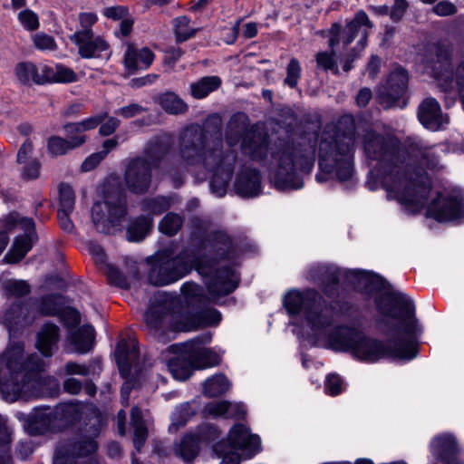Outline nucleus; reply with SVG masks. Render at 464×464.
<instances>
[{
    "label": "nucleus",
    "instance_id": "nucleus-1",
    "mask_svg": "<svg viewBox=\"0 0 464 464\" xmlns=\"http://www.w3.org/2000/svg\"><path fill=\"white\" fill-rule=\"evenodd\" d=\"M363 148L369 158L390 164L382 179L387 198L396 200L408 212L420 211L430 192L429 179L422 174L423 166L433 169L439 164L431 150L418 146L408 151L393 136L384 138L373 131L365 134Z\"/></svg>",
    "mask_w": 464,
    "mask_h": 464
},
{
    "label": "nucleus",
    "instance_id": "nucleus-2",
    "mask_svg": "<svg viewBox=\"0 0 464 464\" xmlns=\"http://www.w3.org/2000/svg\"><path fill=\"white\" fill-rule=\"evenodd\" d=\"M377 307L383 315L401 321L396 347L388 349L381 342L369 338L357 330L345 327L329 331L325 337L320 338V345L335 351L349 352L356 359L366 362H375L384 358L398 361L413 359L417 354V345L411 339L420 329L413 317L414 306L411 299L401 292H386L377 301Z\"/></svg>",
    "mask_w": 464,
    "mask_h": 464
},
{
    "label": "nucleus",
    "instance_id": "nucleus-3",
    "mask_svg": "<svg viewBox=\"0 0 464 464\" xmlns=\"http://www.w3.org/2000/svg\"><path fill=\"white\" fill-rule=\"evenodd\" d=\"M149 280L155 285L172 284L185 276L193 267L204 277L211 297L217 299L233 292L238 284L236 271L220 266L216 261L198 259L189 252L173 257L169 251H160L150 259Z\"/></svg>",
    "mask_w": 464,
    "mask_h": 464
},
{
    "label": "nucleus",
    "instance_id": "nucleus-4",
    "mask_svg": "<svg viewBox=\"0 0 464 464\" xmlns=\"http://www.w3.org/2000/svg\"><path fill=\"white\" fill-rule=\"evenodd\" d=\"M24 349L20 344L9 348L0 358V392L6 401L42 395L45 379L40 372L44 363L37 355L22 362Z\"/></svg>",
    "mask_w": 464,
    "mask_h": 464
},
{
    "label": "nucleus",
    "instance_id": "nucleus-5",
    "mask_svg": "<svg viewBox=\"0 0 464 464\" xmlns=\"http://www.w3.org/2000/svg\"><path fill=\"white\" fill-rule=\"evenodd\" d=\"M144 316L147 324L152 329L168 326L179 332L217 325L221 321L220 313L215 309H206L194 314L183 307L179 297L162 292L155 295Z\"/></svg>",
    "mask_w": 464,
    "mask_h": 464
},
{
    "label": "nucleus",
    "instance_id": "nucleus-6",
    "mask_svg": "<svg viewBox=\"0 0 464 464\" xmlns=\"http://www.w3.org/2000/svg\"><path fill=\"white\" fill-rule=\"evenodd\" d=\"M182 157L191 164L201 163L213 173L210 188L218 197L226 194L227 187L231 179L236 156L233 151L224 154L220 140L194 141L188 145L184 143L181 150Z\"/></svg>",
    "mask_w": 464,
    "mask_h": 464
},
{
    "label": "nucleus",
    "instance_id": "nucleus-7",
    "mask_svg": "<svg viewBox=\"0 0 464 464\" xmlns=\"http://www.w3.org/2000/svg\"><path fill=\"white\" fill-rule=\"evenodd\" d=\"M321 295L313 289L300 291L291 289L283 296V304L287 314L295 319L303 318L309 329L307 334L314 339V344L320 345L328 334L333 321V311L323 304Z\"/></svg>",
    "mask_w": 464,
    "mask_h": 464
},
{
    "label": "nucleus",
    "instance_id": "nucleus-8",
    "mask_svg": "<svg viewBox=\"0 0 464 464\" xmlns=\"http://www.w3.org/2000/svg\"><path fill=\"white\" fill-rule=\"evenodd\" d=\"M341 125L347 128L334 137V128L328 126L319 144V166L325 174H335L339 180H346L353 173L351 150L353 146V123L350 116L343 117Z\"/></svg>",
    "mask_w": 464,
    "mask_h": 464
},
{
    "label": "nucleus",
    "instance_id": "nucleus-9",
    "mask_svg": "<svg viewBox=\"0 0 464 464\" xmlns=\"http://www.w3.org/2000/svg\"><path fill=\"white\" fill-rule=\"evenodd\" d=\"M314 163V152L310 146L285 145L271 152L269 169L279 189H298L304 185L301 174L309 173Z\"/></svg>",
    "mask_w": 464,
    "mask_h": 464
},
{
    "label": "nucleus",
    "instance_id": "nucleus-10",
    "mask_svg": "<svg viewBox=\"0 0 464 464\" xmlns=\"http://www.w3.org/2000/svg\"><path fill=\"white\" fill-rule=\"evenodd\" d=\"M372 24L368 15L363 11L356 13L352 20L346 21L343 27L340 24L334 23L328 31V45L331 53L321 52L316 55L318 66L324 70H334L337 72L334 57L337 53L346 49L353 42L355 45L352 48V56L355 57L366 46L369 31Z\"/></svg>",
    "mask_w": 464,
    "mask_h": 464
},
{
    "label": "nucleus",
    "instance_id": "nucleus-11",
    "mask_svg": "<svg viewBox=\"0 0 464 464\" xmlns=\"http://www.w3.org/2000/svg\"><path fill=\"white\" fill-rule=\"evenodd\" d=\"M310 277L316 278L315 273L320 276V280L324 285L332 283L337 285L341 280L353 285L356 289L372 294L380 292L385 288L384 280L378 275L359 269H339L334 266H318L311 270Z\"/></svg>",
    "mask_w": 464,
    "mask_h": 464
},
{
    "label": "nucleus",
    "instance_id": "nucleus-12",
    "mask_svg": "<svg viewBox=\"0 0 464 464\" xmlns=\"http://www.w3.org/2000/svg\"><path fill=\"white\" fill-rule=\"evenodd\" d=\"M8 228H18L24 235L15 238L11 249L5 256L7 263H16L24 258L36 241L34 222L32 218L22 217L18 213H11L6 218V226H0V255L8 244Z\"/></svg>",
    "mask_w": 464,
    "mask_h": 464
},
{
    "label": "nucleus",
    "instance_id": "nucleus-13",
    "mask_svg": "<svg viewBox=\"0 0 464 464\" xmlns=\"http://www.w3.org/2000/svg\"><path fill=\"white\" fill-rule=\"evenodd\" d=\"M100 189L102 199L92 207V221L98 231L111 233L121 224L126 215V207L117 190H109L105 186Z\"/></svg>",
    "mask_w": 464,
    "mask_h": 464
},
{
    "label": "nucleus",
    "instance_id": "nucleus-14",
    "mask_svg": "<svg viewBox=\"0 0 464 464\" xmlns=\"http://www.w3.org/2000/svg\"><path fill=\"white\" fill-rule=\"evenodd\" d=\"M246 123L245 115L233 116L227 127L226 140L229 147L237 145L245 135L241 144L242 150L246 154H249L253 159L263 160L268 152V142L266 135L256 131L246 132Z\"/></svg>",
    "mask_w": 464,
    "mask_h": 464
},
{
    "label": "nucleus",
    "instance_id": "nucleus-15",
    "mask_svg": "<svg viewBox=\"0 0 464 464\" xmlns=\"http://www.w3.org/2000/svg\"><path fill=\"white\" fill-rule=\"evenodd\" d=\"M427 214L439 222L455 221L464 217V199L459 192L444 189L432 198Z\"/></svg>",
    "mask_w": 464,
    "mask_h": 464
},
{
    "label": "nucleus",
    "instance_id": "nucleus-16",
    "mask_svg": "<svg viewBox=\"0 0 464 464\" xmlns=\"http://www.w3.org/2000/svg\"><path fill=\"white\" fill-rule=\"evenodd\" d=\"M211 335L207 334L202 338H196L183 344L184 352L191 360V364L197 370L207 369L219 364L224 352L220 348H206L203 343H208Z\"/></svg>",
    "mask_w": 464,
    "mask_h": 464
},
{
    "label": "nucleus",
    "instance_id": "nucleus-17",
    "mask_svg": "<svg viewBox=\"0 0 464 464\" xmlns=\"http://www.w3.org/2000/svg\"><path fill=\"white\" fill-rule=\"evenodd\" d=\"M139 351L134 340H121L117 344L115 351L116 361L121 376L126 382L121 388V399L127 402L130 392L132 388L131 381L129 380L132 368L137 371V359Z\"/></svg>",
    "mask_w": 464,
    "mask_h": 464
},
{
    "label": "nucleus",
    "instance_id": "nucleus-18",
    "mask_svg": "<svg viewBox=\"0 0 464 464\" xmlns=\"http://www.w3.org/2000/svg\"><path fill=\"white\" fill-rule=\"evenodd\" d=\"M233 450H240L244 459L255 457L262 450L261 440L243 424H235L223 440Z\"/></svg>",
    "mask_w": 464,
    "mask_h": 464
},
{
    "label": "nucleus",
    "instance_id": "nucleus-19",
    "mask_svg": "<svg viewBox=\"0 0 464 464\" xmlns=\"http://www.w3.org/2000/svg\"><path fill=\"white\" fill-rule=\"evenodd\" d=\"M152 164L146 159L132 160L125 174L126 187L133 193H144L150 182Z\"/></svg>",
    "mask_w": 464,
    "mask_h": 464
},
{
    "label": "nucleus",
    "instance_id": "nucleus-20",
    "mask_svg": "<svg viewBox=\"0 0 464 464\" xmlns=\"http://www.w3.org/2000/svg\"><path fill=\"white\" fill-rule=\"evenodd\" d=\"M71 41L78 47L82 58L97 57L109 47L107 42L100 36L94 37L92 30H81L70 36Z\"/></svg>",
    "mask_w": 464,
    "mask_h": 464
},
{
    "label": "nucleus",
    "instance_id": "nucleus-21",
    "mask_svg": "<svg viewBox=\"0 0 464 464\" xmlns=\"http://www.w3.org/2000/svg\"><path fill=\"white\" fill-rule=\"evenodd\" d=\"M418 117L420 123L431 130L440 129L448 121L441 113L439 102L433 98H427L420 104Z\"/></svg>",
    "mask_w": 464,
    "mask_h": 464
},
{
    "label": "nucleus",
    "instance_id": "nucleus-22",
    "mask_svg": "<svg viewBox=\"0 0 464 464\" xmlns=\"http://www.w3.org/2000/svg\"><path fill=\"white\" fill-rule=\"evenodd\" d=\"M101 121L102 118L100 116H93L82 121L68 123L64 125L63 129L67 139L76 149L86 142V132L95 129Z\"/></svg>",
    "mask_w": 464,
    "mask_h": 464
},
{
    "label": "nucleus",
    "instance_id": "nucleus-23",
    "mask_svg": "<svg viewBox=\"0 0 464 464\" xmlns=\"http://www.w3.org/2000/svg\"><path fill=\"white\" fill-rule=\"evenodd\" d=\"M154 54L149 48L136 49L128 45L124 54V66L129 72L132 73L139 70L147 69L153 62Z\"/></svg>",
    "mask_w": 464,
    "mask_h": 464
},
{
    "label": "nucleus",
    "instance_id": "nucleus-24",
    "mask_svg": "<svg viewBox=\"0 0 464 464\" xmlns=\"http://www.w3.org/2000/svg\"><path fill=\"white\" fill-rule=\"evenodd\" d=\"M171 349L178 355L172 358L168 362V368L174 379L179 381L187 380L193 370L194 366L191 364V360L188 355L185 353L183 344L180 346H172Z\"/></svg>",
    "mask_w": 464,
    "mask_h": 464
},
{
    "label": "nucleus",
    "instance_id": "nucleus-25",
    "mask_svg": "<svg viewBox=\"0 0 464 464\" xmlns=\"http://www.w3.org/2000/svg\"><path fill=\"white\" fill-rule=\"evenodd\" d=\"M58 341V327L53 324H45L38 333L36 347L44 355L51 356L57 348Z\"/></svg>",
    "mask_w": 464,
    "mask_h": 464
},
{
    "label": "nucleus",
    "instance_id": "nucleus-26",
    "mask_svg": "<svg viewBox=\"0 0 464 464\" xmlns=\"http://www.w3.org/2000/svg\"><path fill=\"white\" fill-rule=\"evenodd\" d=\"M205 412L213 417L241 418L246 414V409L241 403L222 401L208 403Z\"/></svg>",
    "mask_w": 464,
    "mask_h": 464
},
{
    "label": "nucleus",
    "instance_id": "nucleus-27",
    "mask_svg": "<svg viewBox=\"0 0 464 464\" xmlns=\"http://www.w3.org/2000/svg\"><path fill=\"white\" fill-rule=\"evenodd\" d=\"M94 343V329L91 325H84L73 332L70 337L71 351L85 353L90 351Z\"/></svg>",
    "mask_w": 464,
    "mask_h": 464
},
{
    "label": "nucleus",
    "instance_id": "nucleus-28",
    "mask_svg": "<svg viewBox=\"0 0 464 464\" xmlns=\"http://www.w3.org/2000/svg\"><path fill=\"white\" fill-rule=\"evenodd\" d=\"M260 176L256 170H247L242 174L237 183L236 190L241 197H256L260 192Z\"/></svg>",
    "mask_w": 464,
    "mask_h": 464
},
{
    "label": "nucleus",
    "instance_id": "nucleus-29",
    "mask_svg": "<svg viewBox=\"0 0 464 464\" xmlns=\"http://www.w3.org/2000/svg\"><path fill=\"white\" fill-rule=\"evenodd\" d=\"M408 75L404 69L397 67L388 77L386 82L387 94L391 99L395 100L401 95L407 86Z\"/></svg>",
    "mask_w": 464,
    "mask_h": 464
},
{
    "label": "nucleus",
    "instance_id": "nucleus-30",
    "mask_svg": "<svg viewBox=\"0 0 464 464\" xmlns=\"http://www.w3.org/2000/svg\"><path fill=\"white\" fill-rule=\"evenodd\" d=\"M175 454L186 462L192 461L199 451L198 435H187L174 448Z\"/></svg>",
    "mask_w": 464,
    "mask_h": 464
},
{
    "label": "nucleus",
    "instance_id": "nucleus-31",
    "mask_svg": "<svg viewBox=\"0 0 464 464\" xmlns=\"http://www.w3.org/2000/svg\"><path fill=\"white\" fill-rule=\"evenodd\" d=\"M202 388L206 396L216 397L227 392L230 389V382L224 374H216L207 379Z\"/></svg>",
    "mask_w": 464,
    "mask_h": 464
},
{
    "label": "nucleus",
    "instance_id": "nucleus-32",
    "mask_svg": "<svg viewBox=\"0 0 464 464\" xmlns=\"http://www.w3.org/2000/svg\"><path fill=\"white\" fill-rule=\"evenodd\" d=\"M160 106L169 114H179L187 111V104L174 92H165L157 99Z\"/></svg>",
    "mask_w": 464,
    "mask_h": 464
},
{
    "label": "nucleus",
    "instance_id": "nucleus-33",
    "mask_svg": "<svg viewBox=\"0 0 464 464\" xmlns=\"http://www.w3.org/2000/svg\"><path fill=\"white\" fill-rule=\"evenodd\" d=\"M152 219L148 217L140 218L131 222L127 229V237L130 241L142 240L150 231Z\"/></svg>",
    "mask_w": 464,
    "mask_h": 464
},
{
    "label": "nucleus",
    "instance_id": "nucleus-34",
    "mask_svg": "<svg viewBox=\"0 0 464 464\" xmlns=\"http://www.w3.org/2000/svg\"><path fill=\"white\" fill-rule=\"evenodd\" d=\"M221 83L220 79L218 76H208L204 77L197 82H194L190 86L191 94L197 99L205 98L211 92L215 91L219 87Z\"/></svg>",
    "mask_w": 464,
    "mask_h": 464
},
{
    "label": "nucleus",
    "instance_id": "nucleus-35",
    "mask_svg": "<svg viewBox=\"0 0 464 464\" xmlns=\"http://www.w3.org/2000/svg\"><path fill=\"white\" fill-rule=\"evenodd\" d=\"M131 424L134 428V446L140 450L147 439V428L142 420V412L137 407L131 411Z\"/></svg>",
    "mask_w": 464,
    "mask_h": 464
},
{
    "label": "nucleus",
    "instance_id": "nucleus-36",
    "mask_svg": "<svg viewBox=\"0 0 464 464\" xmlns=\"http://www.w3.org/2000/svg\"><path fill=\"white\" fill-rule=\"evenodd\" d=\"M53 420V412L50 408L36 409L30 417V421L34 430L42 432L49 429Z\"/></svg>",
    "mask_w": 464,
    "mask_h": 464
},
{
    "label": "nucleus",
    "instance_id": "nucleus-37",
    "mask_svg": "<svg viewBox=\"0 0 464 464\" xmlns=\"http://www.w3.org/2000/svg\"><path fill=\"white\" fill-rule=\"evenodd\" d=\"M432 453L438 458L451 454L456 448L454 438L451 435H441L433 439L430 444Z\"/></svg>",
    "mask_w": 464,
    "mask_h": 464
},
{
    "label": "nucleus",
    "instance_id": "nucleus-38",
    "mask_svg": "<svg viewBox=\"0 0 464 464\" xmlns=\"http://www.w3.org/2000/svg\"><path fill=\"white\" fill-rule=\"evenodd\" d=\"M213 452L218 459H219L218 464H240V455L228 446L224 441H220L213 446Z\"/></svg>",
    "mask_w": 464,
    "mask_h": 464
},
{
    "label": "nucleus",
    "instance_id": "nucleus-39",
    "mask_svg": "<svg viewBox=\"0 0 464 464\" xmlns=\"http://www.w3.org/2000/svg\"><path fill=\"white\" fill-rule=\"evenodd\" d=\"M75 148L68 139H63L59 136H53L47 141V150L53 157H59L65 155L70 150Z\"/></svg>",
    "mask_w": 464,
    "mask_h": 464
},
{
    "label": "nucleus",
    "instance_id": "nucleus-40",
    "mask_svg": "<svg viewBox=\"0 0 464 464\" xmlns=\"http://www.w3.org/2000/svg\"><path fill=\"white\" fill-rule=\"evenodd\" d=\"M15 75L23 83H37L38 66L30 63H21L15 67Z\"/></svg>",
    "mask_w": 464,
    "mask_h": 464
},
{
    "label": "nucleus",
    "instance_id": "nucleus-41",
    "mask_svg": "<svg viewBox=\"0 0 464 464\" xmlns=\"http://www.w3.org/2000/svg\"><path fill=\"white\" fill-rule=\"evenodd\" d=\"M3 289L7 295L23 296L29 293V285L25 281L16 279H7L3 282Z\"/></svg>",
    "mask_w": 464,
    "mask_h": 464
},
{
    "label": "nucleus",
    "instance_id": "nucleus-42",
    "mask_svg": "<svg viewBox=\"0 0 464 464\" xmlns=\"http://www.w3.org/2000/svg\"><path fill=\"white\" fill-rule=\"evenodd\" d=\"M182 219L179 215L169 213L160 222L159 228L160 232L172 236L180 228Z\"/></svg>",
    "mask_w": 464,
    "mask_h": 464
},
{
    "label": "nucleus",
    "instance_id": "nucleus-43",
    "mask_svg": "<svg viewBox=\"0 0 464 464\" xmlns=\"http://www.w3.org/2000/svg\"><path fill=\"white\" fill-rule=\"evenodd\" d=\"M174 31L177 40L179 42L188 40L194 33L189 26V21L186 16H180L174 20Z\"/></svg>",
    "mask_w": 464,
    "mask_h": 464
},
{
    "label": "nucleus",
    "instance_id": "nucleus-44",
    "mask_svg": "<svg viewBox=\"0 0 464 464\" xmlns=\"http://www.w3.org/2000/svg\"><path fill=\"white\" fill-rule=\"evenodd\" d=\"M59 209L72 210L74 206V192L68 184H61L59 187Z\"/></svg>",
    "mask_w": 464,
    "mask_h": 464
},
{
    "label": "nucleus",
    "instance_id": "nucleus-45",
    "mask_svg": "<svg viewBox=\"0 0 464 464\" xmlns=\"http://www.w3.org/2000/svg\"><path fill=\"white\" fill-rule=\"evenodd\" d=\"M61 304L62 296H47L42 302L41 312L46 315L57 314L61 311Z\"/></svg>",
    "mask_w": 464,
    "mask_h": 464
},
{
    "label": "nucleus",
    "instance_id": "nucleus-46",
    "mask_svg": "<svg viewBox=\"0 0 464 464\" xmlns=\"http://www.w3.org/2000/svg\"><path fill=\"white\" fill-rule=\"evenodd\" d=\"M191 415L189 405H181L171 415V427L178 429L184 426Z\"/></svg>",
    "mask_w": 464,
    "mask_h": 464
},
{
    "label": "nucleus",
    "instance_id": "nucleus-47",
    "mask_svg": "<svg viewBox=\"0 0 464 464\" xmlns=\"http://www.w3.org/2000/svg\"><path fill=\"white\" fill-rule=\"evenodd\" d=\"M22 164L23 167L21 175L23 179L30 180L39 178L41 172V164L37 160H30L29 161Z\"/></svg>",
    "mask_w": 464,
    "mask_h": 464
},
{
    "label": "nucleus",
    "instance_id": "nucleus-48",
    "mask_svg": "<svg viewBox=\"0 0 464 464\" xmlns=\"http://www.w3.org/2000/svg\"><path fill=\"white\" fill-rule=\"evenodd\" d=\"M18 19L26 30L34 31L39 27V20L37 14L29 9L21 11L18 14Z\"/></svg>",
    "mask_w": 464,
    "mask_h": 464
},
{
    "label": "nucleus",
    "instance_id": "nucleus-49",
    "mask_svg": "<svg viewBox=\"0 0 464 464\" xmlns=\"http://www.w3.org/2000/svg\"><path fill=\"white\" fill-rule=\"evenodd\" d=\"M33 42L35 47L42 51H53L57 47L54 39L44 33L34 34L33 36Z\"/></svg>",
    "mask_w": 464,
    "mask_h": 464
},
{
    "label": "nucleus",
    "instance_id": "nucleus-50",
    "mask_svg": "<svg viewBox=\"0 0 464 464\" xmlns=\"http://www.w3.org/2000/svg\"><path fill=\"white\" fill-rule=\"evenodd\" d=\"M324 390L327 394L336 396L343 391V382L340 376L329 374L326 377Z\"/></svg>",
    "mask_w": 464,
    "mask_h": 464
},
{
    "label": "nucleus",
    "instance_id": "nucleus-51",
    "mask_svg": "<svg viewBox=\"0 0 464 464\" xmlns=\"http://www.w3.org/2000/svg\"><path fill=\"white\" fill-rule=\"evenodd\" d=\"M301 74V67L297 60L292 59L287 66V75L285 79V84L294 88L297 85Z\"/></svg>",
    "mask_w": 464,
    "mask_h": 464
},
{
    "label": "nucleus",
    "instance_id": "nucleus-52",
    "mask_svg": "<svg viewBox=\"0 0 464 464\" xmlns=\"http://www.w3.org/2000/svg\"><path fill=\"white\" fill-rule=\"evenodd\" d=\"M55 70L56 65L50 66L46 64H42L38 66L37 84H44L46 82H57Z\"/></svg>",
    "mask_w": 464,
    "mask_h": 464
},
{
    "label": "nucleus",
    "instance_id": "nucleus-53",
    "mask_svg": "<svg viewBox=\"0 0 464 464\" xmlns=\"http://www.w3.org/2000/svg\"><path fill=\"white\" fill-rule=\"evenodd\" d=\"M96 449H97L96 442L94 441L93 439L89 438L83 441L77 442L73 446V450L72 452V457L85 456L87 454H91V453L94 452L96 450Z\"/></svg>",
    "mask_w": 464,
    "mask_h": 464
},
{
    "label": "nucleus",
    "instance_id": "nucleus-54",
    "mask_svg": "<svg viewBox=\"0 0 464 464\" xmlns=\"http://www.w3.org/2000/svg\"><path fill=\"white\" fill-rule=\"evenodd\" d=\"M57 82H72L77 81L76 73L70 68L56 64Z\"/></svg>",
    "mask_w": 464,
    "mask_h": 464
},
{
    "label": "nucleus",
    "instance_id": "nucleus-55",
    "mask_svg": "<svg viewBox=\"0 0 464 464\" xmlns=\"http://www.w3.org/2000/svg\"><path fill=\"white\" fill-rule=\"evenodd\" d=\"M432 11L439 16H448L454 14L457 12V7L451 2L444 0L435 5Z\"/></svg>",
    "mask_w": 464,
    "mask_h": 464
},
{
    "label": "nucleus",
    "instance_id": "nucleus-56",
    "mask_svg": "<svg viewBox=\"0 0 464 464\" xmlns=\"http://www.w3.org/2000/svg\"><path fill=\"white\" fill-rule=\"evenodd\" d=\"M170 207V200L164 197L156 198L149 202L148 209L153 214H160Z\"/></svg>",
    "mask_w": 464,
    "mask_h": 464
},
{
    "label": "nucleus",
    "instance_id": "nucleus-57",
    "mask_svg": "<svg viewBox=\"0 0 464 464\" xmlns=\"http://www.w3.org/2000/svg\"><path fill=\"white\" fill-rule=\"evenodd\" d=\"M182 293L184 296V302L189 305L194 302V299L198 295L199 287L196 284L187 283L183 285Z\"/></svg>",
    "mask_w": 464,
    "mask_h": 464
},
{
    "label": "nucleus",
    "instance_id": "nucleus-58",
    "mask_svg": "<svg viewBox=\"0 0 464 464\" xmlns=\"http://www.w3.org/2000/svg\"><path fill=\"white\" fill-rule=\"evenodd\" d=\"M409 3L407 0H394V5L391 10V18L393 21H399L404 15L408 9Z\"/></svg>",
    "mask_w": 464,
    "mask_h": 464
},
{
    "label": "nucleus",
    "instance_id": "nucleus-59",
    "mask_svg": "<svg viewBox=\"0 0 464 464\" xmlns=\"http://www.w3.org/2000/svg\"><path fill=\"white\" fill-rule=\"evenodd\" d=\"M24 307L21 305H14L8 310L5 315V322L8 324H13L20 322L24 318Z\"/></svg>",
    "mask_w": 464,
    "mask_h": 464
},
{
    "label": "nucleus",
    "instance_id": "nucleus-60",
    "mask_svg": "<svg viewBox=\"0 0 464 464\" xmlns=\"http://www.w3.org/2000/svg\"><path fill=\"white\" fill-rule=\"evenodd\" d=\"M33 150L34 147L32 142L29 140L24 141L18 150L17 162L19 164H22L25 163L26 161H29L31 160L30 156L32 155Z\"/></svg>",
    "mask_w": 464,
    "mask_h": 464
},
{
    "label": "nucleus",
    "instance_id": "nucleus-61",
    "mask_svg": "<svg viewBox=\"0 0 464 464\" xmlns=\"http://www.w3.org/2000/svg\"><path fill=\"white\" fill-rule=\"evenodd\" d=\"M104 154L102 152L93 153L89 156L82 164V169L83 171H91L102 160Z\"/></svg>",
    "mask_w": 464,
    "mask_h": 464
},
{
    "label": "nucleus",
    "instance_id": "nucleus-62",
    "mask_svg": "<svg viewBox=\"0 0 464 464\" xmlns=\"http://www.w3.org/2000/svg\"><path fill=\"white\" fill-rule=\"evenodd\" d=\"M64 367L67 374H78L84 376L89 373V369L83 364L70 362H67Z\"/></svg>",
    "mask_w": 464,
    "mask_h": 464
},
{
    "label": "nucleus",
    "instance_id": "nucleus-63",
    "mask_svg": "<svg viewBox=\"0 0 464 464\" xmlns=\"http://www.w3.org/2000/svg\"><path fill=\"white\" fill-rule=\"evenodd\" d=\"M88 250L90 254L93 256L96 263L103 264L105 262V254L101 246L94 243H90L88 245Z\"/></svg>",
    "mask_w": 464,
    "mask_h": 464
},
{
    "label": "nucleus",
    "instance_id": "nucleus-64",
    "mask_svg": "<svg viewBox=\"0 0 464 464\" xmlns=\"http://www.w3.org/2000/svg\"><path fill=\"white\" fill-rule=\"evenodd\" d=\"M230 245H231L230 239L228 238V237L226 234H224V233L217 234V247H218V250L220 251V256H226Z\"/></svg>",
    "mask_w": 464,
    "mask_h": 464
}]
</instances>
